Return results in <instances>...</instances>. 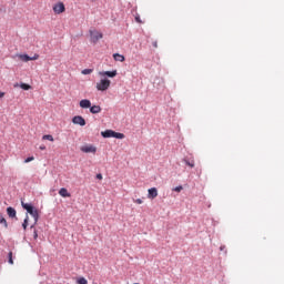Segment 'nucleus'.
I'll return each mask as SVG.
<instances>
[{"mask_svg":"<svg viewBox=\"0 0 284 284\" xmlns=\"http://www.w3.org/2000/svg\"><path fill=\"white\" fill-rule=\"evenodd\" d=\"M113 139H125V134L119 133V132H114Z\"/></svg>","mask_w":284,"mask_h":284,"instance_id":"obj_17","label":"nucleus"},{"mask_svg":"<svg viewBox=\"0 0 284 284\" xmlns=\"http://www.w3.org/2000/svg\"><path fill=\"white\" fill-rule=\"evenodd\" d=\"M54 14H63L65 12V4L63 2H58L53 6Z\"/></svg>","mask_w":284,"mask_h":284,"instance_id":"obj_5","label":"nucleus"},{"mask_svg":"<svg viewBox=\"0 0 284 284\" xmlns=\"http://www.w3.org/2000/svg\"><path fill=\"white\" fill-rule=\"evenodd\" d=\"M3 97H6V92L0 91V99H3Z\"/></svg>","mask_w":284,"mask_h":284,"instance_id":"obj_31","label":"nucleus"},{"mask_svg":"<svg viewBox=\"0 0 284 284\" xmlns=\"http://www.w3.org/2000/svg\"><path fill=\"white\" fill-rule=\"evenodd\" d=\"M113 59H114V61H119L120 63H123V61H125V57L120 53H114Z\"/></svg>","mask_w":284,"mask_h":284,"instance_id":"obj_14","label":"nucleus"},{"mask_svg":"<svg viewBox=\"0 0 284 284\" xmlns=\"http://www.w3.org/2000/svg\"><path fill=\"white\" fill-rule=\"evenodd\" d=\"M185 165H189V168H194V160H184Z\"/></svg>","mask_w":284,"mask_h":284,"instance_id":"obj_20","label":"nucleus"},{"mask_svg":"<svg viewBox=\"0 0 284 284\" xmlns=\"http://www.w3.org/2000/svg\"><path fill=\"white\" fill-rule=\"evenodd\" d=\"M114 132L113 130H105V131H102L101 132V135L104 138V139H114Z\"/></svg>","mask_w":284,"mask_h":284,"instance_id":"obj_10","label":"nucleus"},{"mask_svg":"<svg viewBox=\"0 0 284 284\" xmlns=\"http://www.w3.org/2000/svg\"><path fill=\"white\" fill-rule=\"evenodd\" d=\"M9 263L10 265H14V261L12 260V252H9Z\"/></svg>","mask_w":284,"mask_h":284,"instance_id":"obj_24","label":"nucleus"},{"mask_svg":"<svg viewBox=\"0 0 284 284\" xmlns=\"http://www.w3.org/2000/svg\"><path fill=\"white\" fill-rule=\"evenodd\" d=\"M21 90H31L32 87L30 84L21 83L20 84Z\"/></svg>","mask_w":284,"mask_h":284,"instance_id":"obj_19","label":"nucleus"},{"mask_svg":"<svg viewBox=\"0 0 284 284\" xmlns=\"http://www.w3.org/2000/svg\"><path fill=\"white\" fill-rule=\"evenodd\" d=\"M99 77H109L110 79H114V77H116V70L113 71H100L99 72Z\"/></svg>","mask_w":284,"mask_h":284,"instance_id":"obj_8","label":"nucleus"},{"mask_svg":"<svg viewBox=\"0 0 284 284\" xmlns=\"http://www.w3.org/2000/svg\"><path fill=\"white\" fill-rule=\"evenodd\" d=\"M42 140L43 141H51V142H53L54 141V136H52L50 134H45V135L42 136Z\"/></svg>","mask_w":284,"mask_h":284,"instance_id":"obj_16","label":"nucleus"},{"mask_svg":"<svg viewBox=\"0 0 284 284\" xmlns=\"http://www.w3.org/2000/svg\"><path fill=\"white\" fill-rule=\"evenodd\" d=\"M97 179H99V181L103 180V175L101 173L97 174Z\"/></svg>","mask_w":284,"mask_h":284,"instance_id":"obj_30","label":"nucleus"},{"mask_svg":"<svg viewBox=\"0 0 284 284\" xmlns=\"http://www.w3.org/2000/svg\"><path fill=\"white\" fill-rule=\"evenodd\" d=\"M78 284H88V280H85V277H80Z\"/></svg>","mask_w":284,"mask_h":284,"instance_id":"obj_22","label":"nucleus"},{"mask_svg":"<svg viewBox=\"0 0 284 284\" xmlns=\"http://www.w3.org/2000/svg\"><path fill=\"white\" fill-rule=\"evenodd\" d=\"M80 108H82V110H88V108H92V102L88 99H83L80 101Z\"/></svg>","mask_w":284,"mask_h":284,"instance_id":"obj_9","label":"nucleus"},{"mask_svg":"<svg viewBox=\"0 0 284 284\" xmlns=\"http://www.w3.org/2000/svg\"><path fill=\"white\" fill-rule=\"evenodd\" d=\"M224 248H225V246H221V247H220V250H224Z\"/></svg>","mask_w":284,"mask_h":284,"instance_id":"obj_34","label":"nucleus"},{"mask_svg":"<svg viewBox=\"0 0 284 284\" xmlns=\"http://www.w3.org/2000/svg\"><path fill=\"white\" fill-rule=\"evenodd\" d=\"M16 57H18V59H20V61H23V63H28V61H37L39 59L38 53H34L33 57H30L28 54H17Z\"/></svg>","mask_w":284,"mask_h":284,"instance_id":"obj_3","label":"nucleus"},{"mask_svg":"<svg viewBox=\"0 0 284 284\" xmlns=\"http://www.w3.org/2000/svg\"><path fill=\"white\" fill-rule=\"evenodd\" d=\"M40 150H45V145H41V146H40Z\"/></svg>","mask_w":284,"mask_h":284,"instance_id":"obj_32","label":"nucleus"},{"mask_svg":"<svg viewBox=\"0 0 284 284\" xmlns=\"http://www.w3.org/2000/svg\"><path fill=\"white\" fill-rule=\"evenodd\" d=\"M59 194H60V196H62L63 199H70V196H72V195L70 194V192H68V189H65V187L60 189V190H59Z\"/></svg>","mask_w":284,"mask_h":284,"instance_id":"obj_12","label":"nucleus"},{"mask_svg":"<svg viewBox=\"0 0 284 284\" xmlns=\"http://www.w3.org/2000/svg\"><path fill=\"white\" fill-rule=\"evenodd\" d=\"M28 221H30V217L27 215L23 223H22L23 230H28Z\"/></svg>","mask_w":284,"mask_h":284,"instance_id":"obj_18","label":"nucleus"},{"mask_svg":"<svg viewBox=\"0 0 284 284\" xmlns=\"http://www.w3.org/2000/svg\"><path fill=\"white\" fill-rule=\"evenodd\" d=\"M152 45H153V48H159V42L158 41H153Z\"/></svg>","mask_w":284,"mask_h":284,"instance_id":"obj_29","label":"nucleus"},{"mask_svg":"<svg viewBox=\"0 0 284 284\" xmlns=\"http://www.w3.org/2000/svg\"><path fill=\"white\" fill-rule=\"evenodd\" d=\"M33 239H34V241H37V239H39V233L37 232V229H34V231H33Z\"/></svg>","mask_w":284,"mask_h":284,"instance_id":"obj_26","label":"nucleus"},{"mask_svg":"<svg viewBox=\"0 0 284 284\" xmlns=\"http://www.w3.org/2000/svg\"><path fill=\"white\" fill-rule=\"evenodd\" d=\"M81 152H84V154H97V146L92 144H87L80 148Z\"/></svg>","mask_w":284,"mask_h":284,"instance_id":"obj_4","label":"nucleus"},{"mask_svg":"<svg viewBox=\"0 0 284 284\" xmlns=\"http://www.w3.org/2000/svg\"><path fill=\"white\" fill-rule=\"evenodd\" d=\"M7 214L10 219H14L17 216V210H14L12 206H9L7 209Z\"/></svg>","mask_w":284,"mask_h":284,"instance_id":"obj_13","label":"nucleus"},{"mask_svg":"<svg viewBox=\"0 0 284 284\" xmlns=\"http://www.w3.org/2000/svg\"><path fill=\"white\" fill-rule=\"evenodd\" d=\"M135 20L138 21V23H141V20H140V18H135Z\"/></svg>","mask_w":284,"mask_h":284,"instance_id":"obj_33","label":"nucleus"},{"mask_svg":"<svg viewBox=\"0 0 284 284\" xmlns=\"http://www.w3.org/2000/svg\"><path fill=\"white\" fill-rule=\"evenodd\" d=\"M93 70L92 69H84L82 70V74H92Z\"/></svg>","mask_w":284,"mask_h":284,"instance_id":"obj_23","label":"nucleus"},{"mask_svg":"<svg viewBox=\"0 0 284 284\" xmlns=\"http://www.w3.org/2000/svg\"><path fill=\"white\" fill-rule=\"evenodd\" d=\"M22 207H23V210H27L28 214L33 216L34 223H33V225H31V230H33L34 225H37V223H39V211L37 209H34V206H32L31 204L23 203V202H22Z\"/></svg>","mask_w":284,"mask_h":284,"instance_id":"obj_1","label":"nucleus"},{"mask_svg":"<svg viewBox=\"0 0 284 284\" xmlns=\"http://www.w3.org/2000/svg\"><path fill=\"white\" fill-rule=\"evenodd\" d=\"M90 34H91L92 43H98L99 40L103 39V33H101L97 30L90 31Z\"/></svg>","mask_w":284,"mask_h":284,"instance_id":"obj_6","label":"nucleus"},{"mask_svg":"<svg viewBox=\"0 0 284 284\" xmlns=\"http://www.w3.org/2000/svg\"><path fill=\"white\" fill-rule=\"evenodd\" d=\"M112 84V81L103 78L101 79L97 84L95 88L99 92H105V90L110 89V85Z\"/></svg>","mask_w":284,"mask_h":284,"instance_id":"obj_2","label":"nucleus"},{"mask_svg":"<svg viewBox=\"0 0 284 284\" xmlns=\"http://www.w3.org/2000/svg\"><path fill=\"white\" fill-rule=\"evenodd\" d=\"M72 123H74V125H81L83 128V125H85V119H83V116L81 115H75L72 118Z\"/></svg>","mask_w":284,"mask_h":284,"instance_id":"obj_7","label":"nucleus"},{"mask_svg":"<svg viewBox=\"0 0 284 284\" xmlns=\"http://www.w3.org/2000/svg\"><path fill=\"white\" fill-rule=\"evenodd\" d=\"M32 161H34V156L27 158V159L24 160V163H30V162H32Z\"/></svg>","mask_w":284,"mask_h":284,"instance_id":"obj_25","label":"nucleus"},{"mask_svg":"<svg viewBox=\"0 0 284 284\" xmlns=\"http://www.w3.org/2000/svg\"><path fill=\"white\" fill-rule=\"evenodd\" d=\"M90 112L91 114H99L101 112V106L100 105L90 106Z\"/></svg>","mask_w":284,"mask_h":284,"instance_id":"obj_15","label":"nucleus"},{"mask_svg":"<svg viewBox=\"0 0 284 284\" xmlns=\"http://www.w3.org/2000/svg\"><path fill=\"white\" fill-rule=\"evenodd\" d=\"M148 192V199H156V196H159V191L156 190V187H151Z\"/></svg>","mask_w":284,"mask_h":284,"instance_id":"obj_11","label":"nucleus"},{"mask_svg":"<svg viewBox=\"0 0 284 284\" xmlns=\"http://www.w3.org/2000/svg\"><path fill=\"white\" fill-rule=\"evenodd\" d=\"M174 190V192H181L182 190H183V186H176L175 189H173Z\"/></svg>","mask_w":284,"mask_h":284,"instance_id":"obj_28","label":"nucleus"},{"mask_svg":"<svg viewBox=\"0 0 284 284\" xmlns=\"http://www.w3.org/2000/svg\"><path fill=\"white\" fill-rule=\"evenodd\" d=\"M134 203H136L138 205H142L143 204V200L136 199V200H134Z\"/></svg>","mask_w":284,"mask_h":284,"instance_id":"obj_27","label":"nucleus"},{"mask_svg":"<svg viewBox=\"0 0 284 284\" xmlns=\"http://www.w3.org/2000/svg\"><path fill=\"white\" fill-rule=\"evenodd\" d=\"M0 225H4V227H8V221H6L4 217H0Z\"/></svg>","mask_w":284,"mask_h":284,"instance_id":"obj_21","label":"nucleus"}]
</instances>
